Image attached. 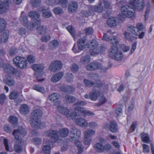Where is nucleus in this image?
Here are the masks:
<instances>
[{
  "label": "nucleus",
  "instance_id": "1",
  "mask_svg": "<svg viewBox=\"0 0 154 154\" xmlns=\"http://www.w3.org/2000/svg\"><path fill=\"white\" fill-rule=\"evenodd\" d=\"M42 112L40 110H34L31 113V124L32 127L37 128H40V121L39 119L42 117Z\"/></svg>",
  "mask_w": 154,
  "mask_h": 154
},
{
  "label": "nucleus",
  "instance_id": "2",
  "mask_svg": "<svg viewBox=\"0 0 154 154\" xmlns=\"http://www.w3.org/2000/svg\"><path fill=\"white\" fill-rule=\"evenodd\" d=\"M121 10L122 14H119V18L123 20L125 17L128 18H131L133 17L134 14V11L133 8L128 5H125L122 6Z\"/></svg>",
  "mask_w": 154,
  "mask_h": 154
},
{
  "label": "nucleus",
  "instance_id": "3",
  "mask_svg": "<svg viewBox=\"0 0 154 154\" xmlns=\"http://www.w3.org/2000/svg\"><path fill=\"white\" fill-rule=\"evenodd\" d=\"M88 44L89 46L88 47L89 49V54L92 56H95L96 54H99L101 52L97 48L98 44L97 42L95 40H92L90 41Z\"/></svg>",
  "mask_w": 154,
  "mask_h": 154
},
{
  "label": "nucleus",
  "instance_id": "4",
  "mask_svg": "<svg viewBox=\"0 0 154 154\" xmlns=\"http://www.w3.org/2000/svg\"><path fill=\"white\" fill-rule=\"evenodd\" d=\"M26 133V131L25 129L22 127H19L17 129L14 130L13 133V135L14 137L15 143H21L22 139L20 134H25Z\"/></svg>",
  "mask_w": 154,
  "mask_h": 154
},
{
  "label": "nucleus",
  "instance_id": "5",
  "mask_svg": "<svg viewBox=\"0 0 154 154\" xmlns=\"http://www.w3.org/2000/svg\"><path fill=\"white\" fill-rule=\"evenodd\" d=\"M13 62L16 66L20 68H25L27 66L26 59L22 57H16L13 59Z\"/></svg>",
  "mask_w": 154,
  "mask_h": 154
},
{
  "label": "nucleus",
  "instance_id": "6",
  "mask_svg": "<svg viewBox=\"0 0 154 154\" xmlns=\"http://www.w3.org/2000/svg\"><path fill=\"white\" fill-rule=\"evenodd\" d=\"M81 135V131L75 127H73L71 129L70 131L69 140L71 142L75 141L77 139V137H79Z\"/></svg>",
  "mask_w": 154,
  "mask_h": 154
},
{
  "label": "nucleus",
  "instance_id": "7",
  "mask_svg": "<svg viewBox=\"0 0 154 154\" xmlns=\"http://www.w3.org/2000/svg\"><path fill=\"white\" fill-rule=\"evenodd\" d=\"M28 17L24 12L23 11L21 14L20 20L21 23L30 29H32L35 26L33 23L31 24V23L28 22Z\"/></svg>",
  "mask_w": 154,
  "mask_h": 154
},
{
  "label": "nucleus",
  "instance_id": "8",
  "mask_svg": "<svg viewBox=\"0 0 154 154\" xmlns=\"http://www.w3.org/2000/svg\"><path fill=\"white\" fill-rule=\"evenodd\" d=\"M102 68L101 63L97 61L91 63L86 66V69L89 71H94L100 69Z\"/></svg>",
  "mask_w": 154,
  "mask_h": 154
},
{
  "label": "nucleus",
  "instance_id": "9",
  "mask_svg": "<svg viewBox=\"0 0 154 154\" xmlns=\"http://www.w3.org/2000/svg\"><path fill=\"white\" fill-rule=\"evenodd\" d=\"M102 39L109 42L113 45H117L119 44L117 38L116 36L112 35L110 36H108L107 33H105L103 34Z\"/></svg>",
  "mask_w": 154,
  "mask_h": 154
},
{
  "label": "nucleus",
  "instance_id": "10",
  "mask_svg": "<svg viewBox=\"0 0 154 154\" xmlns=\"http://www.w3.org/2000/svg\"><path fill=\"white\" fill-rule=\"evenodd\" d=\"M11 3V0H4L0 3V14H2L6 12L8 10L9 5Z\"/></svg>",
  "mask_w": 154,
  "mask_h": 154
},
{
  "label": "nucleus",
  "instance_id": "11",
  "mask_svg": "<svg viewBox=\"0 0 154 154\" xmlns=\"http://www.w3.org/2000/svg\"><path fill=\"white\" fill-rule=\"evenodd\" d=\"M62 63L60 61L56 60L51 63L49 68L51 71L55 72L57 70H60L62 68Z\"/></svg>",
  "mask_w": 154,
  "mask_h": 154
},
{
  "label": "nucleus",
  "instance_id": "12",
  "mask_svg": "<svg viewBox=\"0 0 154 154\" xmlns=\"http://www.w3.org/2000/svg\"><path fill=\"white\" fill-rule=\"evenodd\" d=\"M104 141L103 138H100L99 142L96 143L93 146V148L96 152L100 153L103 152V143H104Z\"/></svg>",
  "mask_w": 154,
  "mask_h": 154
},
{
  "label": "nucleus",
  "instance_id": "13",
  "mask_svg": "<svg viewBox=\"0 0 154 154\" xmlns=\"http://www.w3.org/2000/svg\"><path fill=\"white\" fill-rule=\"evenodd\" d=\"M51 141L53 143L57 142L59 139V136L57 131L55 130L50 131L48 134Z\"/></svg>",
  "mask_w": 154,
  "mask_h": 154
},
{
  "label": "nucleus",
  "instance_id": "14",
  "mask_svg": "<svg viewBox=\"0 0 154 154\" xmlns=\"http://www.w3.org/2000/svg\"><path fill=\"white\" fill-rule=\"evenodd\" d=\"M101 95L102 93L100 90L93 89L89 93V97L91 100L95 101Z\"/></svg>",
  "mask_w": 154,
  "mask_h": 154
},
{
  "label": "nucleus",
  "instance_id": "15",
  "mask_svg": "<svg viewBox=\"0 0 154 154\" xmlns=\"http://www.w3.org/2000/svg\"><path fill=\"white\" fill-rule=\"evenodd\" d=\"M75 110L78 111L83 114L84 117L86 116H91L94 115V112L88 110H86L83 107H78L75 108Z\"/></svg>",
  "mask_w": 154,
  "mask_h": 154
},
{
  "label": "nucleus",
  "instance_id": "16",
  "mask_svg": "<svg viewBox=\"0 0 154 154\" xmlns=\"http://www.w3.org/2000/svg\"><path fill=\"white\" fill-rule=\"evenodd\" d=\"M78 8V5L77 3L75 1H72L69 5L68 11L69 13H72L76 11Z\"/></svg>",
  "mask_w": 154,
  "mask_h": 154
},
{
  "label": "nucleus",
  "instance_id": "17",
  "mask_svg": "<svg viewBox=\"0 0 154 154\" xmlns=\"http://www.w3.org/2000/svg\"><path fill=\"white\" fill-rule=\"evenodd\" d=\"M4 70L9 74H16L17 71L11 65L7 64L4 67Z\"/></svg>",
  "mask_w": 154,
  "mask_h": 154
},
{
  "label": "nucleus",
  "instance_id": "18",
  "mask_svg": "<svg viewBox=\"0 0 154 154\" xmlns=\"http://www.w3.org/2000/svg\"><path fill=\"white\" fill-rule=\"evenodd\" d=\"M41 22V19H39V20H38V23H36L35 25V26L34 27H35V26L36 25L37 26L36 27L37 31L40 34L45 33L46 32L47 29L46 26H39V25L40 24Z\"/></svg>",
  "mask_w": 154,
  "mask_h": 154
},
{
  "label": "nucleus",
  "instance_id": "19",
  "mask_svg": "<svg viewBox=\"0 0 154 154\" xmlns=\"http://www.w3.org/2000/svg\"><path fill=\"white\" fill-rule=\"evenodd\" d=\"M29 16L31 19L36 20V21L34 23H33L34 25H35L36 23H38V20H37L40 17V15L39 13L35 11H31L28 13Z\"/></svg>",
  "mask_w": 154,
  "mask_h": 154
},
{
  "label": "nucleus",
  "instance_id": "20",
  "mask_svg": "<svg viewBox=\"0 0 154 154\" xmlns=\"http://www.w3.org/2000/svg\"><path fill=\"white\" fill-rule=\"evenodd\" d=\"M60 95L58 93H54L51 94L49 96L48 99L54 103H56L60 98Z\"/></svg>",
  "mask_w": 154,
  "mask_h": 154
},
{
  "label": "nucleus",
  "instance_id": "21",
  "mask_svg": "<svg viewBox=\"0 0 154 154\" xmlns=\"http://www.w3.org/2000/svg\"><path fill=\"white\" fill-rule=\"evenodd\" d=\"M57 110L59 112L65 115L68 114L69 112L68 109L62 105H59L57 106Z\"/></svg>",
  "mask_w": 154,
  "mask_h": 154
},
{
  "label": "nucleus",
  "instance_id": "22",
  "mask_svg": "<svg viewBox=\"0 0 154 154\" xmlns=\"http://www.w3.org/2000/svg\"><path fill=\"white\" fill-rule=\"evenodd\" d=\"M75 123L82 127H88V122L85 119L83 118L77 119L75 121Z\"/></svg>",
  "mask_w": 154,
  "mask_h": 154
},
{
  "label": "nucleus",
  "instance_id": "23",
  "mask_svg": "<svg viewBox=\"0 0 154 154\" xmlns=\"http://www.w3.org/2000/svg\"><path fill=\"white\" fill-rule=\"evenodd\" d=\"M20 112L23 115H26L29 112V109L28 106L26 104H23L20 107Z\"/></svg>",
  "mask_w": 154,
  "mask_h": 154
},
{
  "label": "nucleus",
  "instance_id": "24",
  "mask_svg": "<svg viewBox=\"0 0 154 154\" xmlns=\"http://www.w3.org/2000/svg\"><path fill=\"white\" fill-rule=\"evenodd\" d=\"M109 129L112 133L117 132L119 130L117 123L113 121H111L110 122Z\"/></svg>",
  "mask_w": 154,
  "mask_h": 154
},
{
  "label": "nucleus",
  "instance_id": "25",
  "mask_svg": "<svg viewBox=\"0 0 154 154\" xmlns=\"http://www.w3.org/2000/svg\"><path fill=\"white\" fill-rule=\"evenodd\" d=\"M63 75V72H59L52 76L51 78V81L54 82H57L61 79Z\"/></svg>",
  "mask_w": 154,
  "mask_h": 154
},
{
  "label": "nucleus",
  "instance_id": "26",
  "mask_svg": "<svg viewBox=\"0 0 154 154\" xmlns=\"http://www.w3.org/2000/svg\"><path fill=\"white\" fill-rule=\"evenodd\" d=\"M118 23L116 17L109 18L107 21V23L110 27L116 26H117Z\"/></svg>",
  "mask_w": 154,
  "mask_h": 154
},
{
  "label": "nucleus",
  "instance_id": "27",
  "mask_svg": "<svg viewBox=\"0 0 154 154\" xmlns=\"http://www.w3.org/2000/svg\"><path fill=\"white\" fill-rule=\"evenodd\" d=\"M86 39L84 37L79 39L77 44L79 45L78 49H83L85 48V43Z\"/></svg>",
  "mask_w": 154,
  "mask_h": 154
},
{
  "label": "nucleus",
  "instance_id": "28",
  "mask_svg": "<svg viewBox=\"0 0 154 154\" xmlns=\"http://www.w3.org/2000/svg\"><path fill=\"white\" fill-rule=\"evenodd\" d=\"M144 3L143 0H138L134 6V9L140 11L142 10L144 8Z\"/></svg>",
  "mask_w": 154,
  "mask_h": 154
},
{
  "label": "nucleus",
  "instance_id": "29",
  "mask_svg": "<svg viewBox=\"0 0 154 154\" xmlns=\"http://www.w3.org/2000/svg\"><path fill=\"white\" fill-rule=\"evenodd\" d=\"M61 91L65 92H66L69 94H71L74 91V88L70 86H61L60 88Z\"/></svg>",
  "mask_w": 154,
  "mask_h": 154
},
{
  "label": "nucleus",
  "instance_id": "30",
  "mask_svg": "<svg viewBox=\"0 0 154 154\" xmlns=\"http://www.w3.org/2000/svg\"><path fill=\"white\" fill-rule=\"evenodd\" d=\"M75 100V98L72 96L67 95L64 98V101L67 103H72Z\"/></svg>",
  "mask_w": 154,
  "mask_h": 154
},
{
  "label": "nucleus",
  "instance_id": "31",
  "mask_svg": "<svg viewBox=\"0 0 154 154\" xmlns=\"http://www.w3.org/2000/svg\"><path fill=\"white\" fill-rule=\"evenodd\" d=\"M69 133V130L66 128L60 129L59 131V133L60 137H66L68 135Z\"/></svg>",
  "mask_w": 154,
  "mask_h": 154
},
{
  "label": "nucleus",
  "instance_id": "32",
  "mask_svg": "<svg viewBox=\"0 0 154 154\" xmlns=\"http://www.w3.org/2000/svg\"><path fill=\"white\" fill-rule=\"evenodd\" d=\"M32 69L35 72L42 71L44 69V66L42 64H34L32 65Z\"/></svg>",
  "mask_w": 154,
  "mask_h": 154
},
{
  "label": "nucleus",
  "instance_id": "33",
  "mask_svg": "<svg viewBox=\"0 0 154 154\" xmlns=\"http://www.w3.org/2000/svg\"><path fill=\"white\" fill-rule=\"evenodd\" d=\"M59 45V42L57 40H54L49 43V46L50 49H53L57 48Z\"/></svg>",
  "mask_w": 154,
  "mask_h": 154
},
{
  "label": "nucleus",
  "instance_id": "34",
  "mask_svg": "<svg viewBox=\"0 0 154 154\" xmlns=\"http://www.w3.org/2000/svg\"><path fill=\"white\" fill-rule=\"evenodd\" d=\"M5 84L9 86H13L15 84L14 79L11 77H8L5 80Z\"/></svg>",
  "mask_w": 154,
  "mask_h": 154
},
{
  "label": "nucleus",
  "instance_id": "35",
  "mask_svg": "<svg viewBox=\"0 0 154 154\" xmlns=\"http://www.w3.org/2000/svg\"><path fill=\"white\" fill-rule=\"evenodd\" d=\"M124 35L125 38L127 40L130 41L131 42L137 38L136 37L132 36L131 34L127 32H124Z\"/></svg>",
  "mask_w": 154,
  "mask_h": 154
},
{
  "label": "nucleus",
  "instance_id": "36",
  "mask_svg": "<svg viewBox=\"0 0 154 154\" xmlns=\"http://www.w3.org/2000/svg\"><path fill=\"white\" fill-rule=\"evenodd\" d=\"M119 51L118 48L117 47L114 45L111 46L109 51L110 56L112 57Z\"/></svg>",
  "mask_w": 154,
  "mask_h": 154
},
{
  "label": "nucleus",
  "instance_id": "37",
  "mask_svg": "<svg viewBox=\"0 0 154 154\" xmlns=\"http://www.w3.org/2000/svg\"><path fill=\"white\" fill-rule=\"evenodd\" d=\"M75 146L78 148V150L77 154H81L83 150L81 142L79 140H77L75 142Z\"/></svg>",
  "mask_w": 154,
  "mask_h": 154
},
{
  "label": "nucleus",
  "instance_id": "38",
  "mask_svg": "<svg viewBox=\"0 0 154 154\" xmlns=\"http://www.w3.org/2000/svg\"><path fill=\"white\" fill-rule=\"evenodd\" d=\"M41 11L42 13V16L43 17L48 18L51 17L52 15V13L50 12L45 11L46 9L44 7H42L41 8Z\"/></svg>",
  "mask_w": 154,
  "mask_h": 154
},
{
  "label": "nucleus",
  "instance_id": "39",
  "mask_svg": "<svg viewBox=\"0 0 154 154\" xmlns=\"http://www.w3.org/2000/svg\"><path fill=\"white\" fill-rule=\"evenodd\" d=\"M141 140L143 142L147 143H149L150 142L148 135L147 134L143 133L141 134Z\"/></svg>",
  "mask_w": 154,
  "mask_h": 154
},
{
  "label": "nucleus",
  "instance_id": "40",
  "mask_svg": "<svg viewBox=\"0 0 154 154\" xmlns=\"http://www.w3.org/2000/svg\"><path fill=\"white\" fill-rule=\"evenodd\" d=\"M128 30L134 35L136 36L138 35V29L133 26H129L128 28Z\"/></svg>",
  "mask_w": 154,
  "mask_h": 154
},
{
  "label": "nucleus",
  "instance_id": "41",
  "mask_svg": "<svg viewBox=\"0 0 154 154\" xmlns=\"http://www.w3.org/2000/svg\"><path fill=\"white\" fill-rule=\"evenodd\" d=\"M6 21L3 18H0V32H3L6 27Z\"/></svg>",
  "mask_w": 154,
  "mask_h": 154
},
{
  "label": "nucleus",
  "instance_id": "42",
  "mask_svg": "<svg viewBox=\"0 0 154 154\" xmlns=\"http://www.w3.org/2000/svg\"><path fill=\"white\" fill-rule=\"evenodd\" d=\"M16 143V144L14 146L15 151L17 153L21 152L23 150V145L22 144H20L22 143V142L20 143Z\"/></svg>",
  "mask_w": 154,
  "mask_h": 154
},
{
  "label": "nucleus",
  "instance_id": "43",
  "mask_svg": "<svg viewBox=\"0 0 154 154\" xmlns=\"http://www.w3.org/2000/svg\"><path fill=\"white\" fill-rule=\"evenodd\" d=\"M33 88L34 89L42 93H44L45 92L44 87L39 85H34L33 87Z\"/></svg>",
  "mask_w": 154,
  "mask_h": 154
},
{
  "label": "nucleus",
  "instance_id": "44",
  "mask_svg": "<svg viewBox=\"0 0 154 154\" xmlns=\"http://www.w3.org/2000/svg\"><path fill=\"white\" fill-rule=\"evenodd\" d=\"M112 57H113L116 60L119 61L122 59L123 55L121 51H119Z\"/></svg>",
  "mask_w": 154,
  "mask_h": 154
},
{
  "label": "nucleus",
  "instance_id": "45",
  "mask_svg": "<svg viewBox=\"0 0 154 154\" xmlns=\"http://www.w3.org/2000/svg\"><path fill=\"white\" fill-rule=\"evenodd\" d=\"M95 133L94 130L91 129H88L85 131L84 135L89 137H91V136L94 135Z\"/></svg>",
  "mask_w": 154,
  "mask_h": 154
},
{
  "label": "nucleus",
  "instance_id": "46",
  "mask_svg": "<svg viewBox=\"0 0 154 154\" xmlns=\"http://www.w3.org/2000/svg\"><path fill=\"white\" fill-rule=\"evenodd\" d=\"M90 60V56L88 55H86L82 57L80 60V62L83 64H86L89 62Z\"/></svg>",
  "mask_w": 154,
  "mask_h": 154
},
{
  "label": "nucleus",
  "instance_id": "47",
  "mask_svg": "<svg viewBox=\"0 0 154 154\" xmlns=\"http://www.w3.org/2000/svg\"><path fill=\"white\" fill-rule=\"evenodd\" d=\"M102 3L101 2L97 5L95 6L96 10V12L98 13H102L104 11V9L102 6Z\"/></svg>",
  "mask_w": 154,
  "mask_h": 154
},
{
  "label": "nucleus",
  "instance_id": "48",
  "mask_svg": "<svg viewBox=\"0 0 154 154\" xmlns=\"http://www.w3.org/2000/svg\"><path fill=\"white\" fill-rule=\"evenodd\" d=\"M19 96V93L18 91H13L11 93L9 96V98L11 100L15 99L17 98Z\"/></svg>",
  "mask_w": 154,
  "mask_h": 154
},
{
  "label": "nucleus",
  "instance_id": "49",
  "mask_svg": "<svg viewBox=\"0 0 154 154\" xmlns=\"http://www.w3.org/2000/svg\"><path fill=\"white\" fill-rule=\"evenodd\" d=\"M9 121L13 125H16L18 122L17 118L14 116H10L9 118Z\"/></svg>",
  "mask_w": 154,
  "mask_h": 154
},
{
  "label": "nucleus",
  "instance_id": "50",
  "mask_svg": "<svg viewBox=\"0 0 154 154\" xmlns=\"http://www.w3.org/2000/svg\"><path fill=\"white\" fill-rule=\"evenodd\" d=\"M87 104V102L85 101H77L75 103L73 106L74 110H75V108L76 107H80V106H84Z\"/></svg>",
  "mask_w": 154,
  "mask_h": 154
},
{
  "label": "nucleus",
  "instance_id": "51",
  "mask_svg": "<svg viewBox=\"0 0 154 154\" xmlns=\"http://www.w3.org/2000/svg\"><path fill=\"white\" fill-rule=\"evenodd\" d=\"M42 149L45 154H49L50 152L51 147L49 145H45L43 146Z\"/></svg>",
  "mask_w": 154,
  "mask_h": 154
},
{
  "label": "nucleus",
  "instance_id": "52",
  "mask_svg": "<svg viewBox=\"0 0 154 154\" xmlns=\"http://www.w3.org/2000/svg\"><path fill=\"white\" fill-rule=\"evenodd\" d=\"M8 36L9 35L6 33H3L1 35V43L6 42L8 40Z\"/></svg>",
  "mask_w": 154,
  "mask_h": 154
},
{
  "label": "nucleus",
  "instance_id": "53",
  "mask_svg": "<svg viewBox=\"0 0 154 154\" xmlns=\"http://www.w3.org/2000/svg\"><path fill=\"white\" fill-rule=\"evenodd\" d=\"M84 83L86 86L91 87L94 85V83L87 79L84 80Z\"/></svg>",
  "mask_w": 154,
  "mask_h": 154
},
{
  "label": "nucleus",
  "instance_id": "54",
  "mask_svg": "<svg viewBox=\"0 0 154 154\" xmlns=\"http://www.w3.org/2000/svg\"><path fill=\"white\" fill-rule=\"evenodd\" d=\"M91 137H89L84 135L83 143L86 145H89L91 143Z\"/></svg>",
  "mask_w": 154,
  "mask_h": 154
},
{
  "label": "nucleus",
  "instance_id": "55",
  "mask_svg": "<svg viewBox=\"0 0 154 154\" xmlns=\"http://www.w3.org/2000/svg\"><path fill=\"white\" fill-rule=\"evenodd\" d=\"M98 126L97 123L95 122L91 121L88 123V126L92 128H95Z\"/></svg>",
  "mask_w": 154,
  "mask_h": 154
},
{
  "label": "nucleus",
  "instance_id": "56",
  "mask_svg": "<svg viewBox=\"0 0 154 154\" xmlns=\"http://www.w3.org/2000/svg\"><path fill=\"white\" fill-rule=\"evenodd\" d=\"M31 2L33 7L38 6L41 3V0H31Z\"/></svg>",
  "mask_w": 154,
  "mask_h": 154
},
{
  "label": "nucleus",
  "instance_id": "57",
  "mask_svg": "<svg viewBox=\"0 0 154 154\" xmlns=\"http://www.w3.org/2000/svg\"><path fill=\"white\" fill-rule=\"evenodd\" d=\"M103 3L104 7L106 9H109L110 10V11H112L110 3L107 0H104Z\"/></svg>",
  "mask_w": 154,
  "mask_h": 154
},
{
  "label": "nucleus",
  "instance_id": "58",
  "mask_svg": "<svg viewBox=\"0 0 154 154\" xmlns=\"http://www.w3.org/2000/svg\"><path fill=\"white\" fill-rule=\"evenodd\" d=\"M54 14H61L63 12V9L59 7L55 8L53 10Z\"/></svg>",
  "mask_w": 154,
  "mask_h": 154
},
{
  "label": "nucleus",
  "instance_id": "59",
  "mask_svg": "<svg viewBox=\"0 0 154 154\" xmlns=\"http://www.w3.org/2000/svg\"><path fill=\"white\" fill-rule=\"evenodd\" d=\"M68 3V0H59L58 2V3L63 8L66 7Z\"/></svg>",
  "mask_w": 154,
  "mask_h": 154
},
{
  "label": "nucleus",
  "instance_id": "60",
  "mask_svg": "<svg viewBox=\"0 0 154 154\" xmlns=\"http://www.w3.org/2000/svg\"><path fill=\"white\" fill-rule=\"evenodd\" d=\"M66 29L71 35L73 37L75 35V31L74 29L71 26H69L66 27Z\"/></svg>",
  "mask_w": 154,
  "mask_h": 154
},
{
  "label": "nucleus",
  "instance_id": "61",
  "mask_svg": "<svg viewBox=\"0 0 154 154\" xmlns=\"http://www.w3.org/2000/svg\"><path fill=\"white\" fill-rule=\"evenodd\" d=\"M18 34L21 35H25L26 32V30L25 29L23 28H19L17 30Z\"/></svg>",
  "mask_w": 154,
  "mask_h": 154
},
{
  "label": "nucleus",
  "instance_id": "62",
  "mask_svg": "<svg viewBox=\"0 0 154 154\" xmlns=\"http://www.w3.org/2000/svg\"><path fill=\"white\" fill-rule=\"evenodd\" d=\"M66 79L69 82L72 81L73 79V75L72 73H68L66 76Z\"/></svg>",
  "mask_w": 154,
  "mask_h": 154
},
{
  "label": "nucleus",
  "instance_id": "63",
  "mask_svg": "<svg viewBox=\"0 0 154 154\" xmlns=\"http://www.w3.org/2000/svg\"><path fill=\"white\" fill-rule=\"evenodd\" d=\"M88 11L89 13H90V15L94 14V12H96V10L95 6L91 7L88 6Z\"/></svg>",
  "mask_w": 154,
  "mask_h": 154
},
{
  "label": "nucleus",
  "instance_id": "64",
  "mask_svg": "<svg viewBox=\"0 0 154 154\" xmlns=\"http://www.w3.org/2000/svg\"><path fill=\"white\" fill-rule=\"evenodd\" d=\"M143 152L144 153L148 152L149 151V146L145 144L143 145Z\"/></svg>",
  "mask_w": 154,
  "mask_h": 154
}]
</instances>
